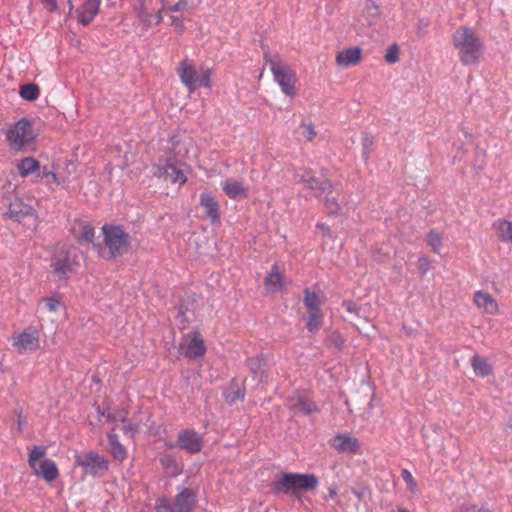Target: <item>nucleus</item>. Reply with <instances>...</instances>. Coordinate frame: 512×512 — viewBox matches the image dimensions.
<instances>
[{"label":"nucleus","mask_w":512,"mask_h":512,"mask_svg":"<svg viewBox=\"0 0 512 512\" xmlns=\"http://www.w3.org/2000/svg\"><path fill=\"white\" fill-rule=\"evenodd\" d=\"M371 144H372V141L368 137H366L363 142V145H364L363 157L365 160H368V158H369V147L371 146Z\"/></svg>","instance_id":"864d4df0"},{"label":"nucleus","mask_w":512,"mask_h":512,"mask_svg":"<svg viewBox=\"0 0 512 512\" xmlns=\"http://www.w3.org/2000/svg\"><path fill=\"white\" fill-rule=\"evenodd\" d=\"M101 0H84L79 14V21L88 25L98 14Z\"/></svg>","instance_id":"a878e982"},{"label":"nucleus","mask_w":512,"mask_h":512,"mask_svg":"<svg viewBox=\"0 0 512 512\" xmlns=\"http://www.w3.org/2000/svg\"><path fill=\"white\" fill-rule=\"evenodd\" d=\"M102 416L105 417L106 421L107 422H117L116 421V418H115V414H114V411H110V410H104L102 412Z\"/></svg>","instance_id":"5fc2aeb1"},{"label":"nucleus","mask_w":512,"mask_h":512,"mask_svg":"<svg viewBox=\"0 0 512 512\" xmlns=\"http://www.w3.org/2000/svg\"><path fill=\"white\" fill-rule=\"evenodd\" d=\"M141 429V423L139 421H136L134 418L129 420L128 422L126 421L125 423H123V426H122V432L133 438L134 435L139 432Z\"/></svg>","instance_id":"c9c22d12"},{"label":"nucleus","mask_w":512,"mask_h":512,"mask_svg":"<svg viewBox=\"0 0 512 512\" xmlns=\"http://www.w3.org/2000/svg\"><path fill=\"white\" fill-rule=\"evenodd\" d=\"M200 205L204 209L206 216L210 219L212 224L219 223L220 220V206L214 196L209 193L203 192L200 194Z\"/></svg>","instance_id":"a211bd4d"},{"label":"nucleus","mask_w":512,"mask_h":512,"mask_svg":"<svg viewBox=\"0 0 512 512\" xmlns=\"http://www.w3.org/2000/svg\"><path fill=\"white\" fill-rule=\"evenodd\" d=\"M115 418L117 422L125 423L128 418V411L124 408L114 410Z\"/></svg>","instance_id":"a18cd8bd"},{"label":"nucleus","mask_w":512,"mask_h":512,"mask_svg":"<svg viewBox=\"0 0 512 512\" xmlns=\"http://www.w3.org/2000/svg\"><path fill=\"white\" fill-rule=\"evenodd\" d=\"M491 228L499 242L512 244V221L499 218L492 223Z\"/></svg>","instance_id":"4be33fe9"},{"label":"nucleus","mask_w":512,"mask_h":512,"mask_svg":"<svg viewBox=\"0 0 512 512\" xmlns=\"http://www.w3.org/2000/svg\"><path fill=\"white\" fill-rule=\"evenodd\" d=\"M196 502V494L191 489L185 488L172 502L174 512H193Z\"/></svg>","instance_id":"dca6fc26"},{"label":"nucleus","mask_w":512,"mask_h":512,"mask_svg":"<svg viewBox=\"0 0 512 512\" xmlns=\"http://www.w3.org/2000/svg\"><path fill=\"white\" fill-rule=\"evenodd\" d=\"M176 72L189 93H194L199 85L207 89L212 87L210 80L212 71L209 67L201 66L197 69L192 60L184 59L180 61Z\"/></svg>","instance_id":"20e7f679"},{"label":"nucleus","mask_w":512,"mask_h":512,"mask_svg":"<svg viewBox=\"0 0 512 512\" xmlns=\"http://www.w3.org/2000/svg\"><path fill=\"white\" fill-rule=\"evenodd\" d=\"M5 136L10 150L19 152L34 142L37 133L30 120L21 118L8 127Z\"/></svg>","instance_id":"39448f33"},{"label":"nucleus","mask_w":512,"mask_h":512,"mask_svg":"<svg viewBox=\"0 0 512 512\" xmlns=\"http://www.w3.org/2000/svg\"><path fill=\"white\" fill-rule=\"evenodd\" d=\"M317 227L320 228L325 234H330V227L323 223H318Z\"/></svg>","instance_id":"6e6d98bb"},{"label":"nucleus","mask_w":512,"mask_h":512,"mask_svg":"<svg viewBox=\"0 0 512 512\" xmlns=\"http://www.w3.org/2000/svg\"><path fill=\"white\" fill-rule=\"evenodd\" d=\"M55 273L61 277H66L69 273L73 272L75 263L70 260L68 256L56 257L51 263Z\"/></svg>","instance_id":"bb28decb"},{"label":"nucleus","mask_w":512,"mask_h":512,"mask_svg":"<svg viewBox=\"0 0 512 512\" xmlns=\"http://www.w3.org/2000/svg\"><path fill=\"white\" fill-rule=\"evenodd\" d=\"M427 244L434 253L439 254L443 246V233L438 230H431L427 234Z\"/></svg>","instance_id":"473e14b6"},{"label":"nucleus","mask_w":512,"mask_h":512,"mask_svg":"<svg viewBox=\"0 0 512 512\" xmlns=\"http://www.w3.org/2000/svg\"><path fill=\"white\" fill-rule=\"evenodd\" d=\"M335 495H336L335 490L330 489V491H329V497H330V498H334V496H335Z\"/></svg>","instance_id":"bf43d9fd"},{"label":"nucleus","mask_w":512,"mask_h":512,"mask_svg":"<svg viewBox=\"0 0 512 512\" xmlns=\"http://www.w3.org/2000/svg\"><path fill=\"white\" fill-rule=\"evenodd\" d=\"M171 19V25L174 26L179 33L183 32L184 31V23H183V19L178 17V16H171L170 17Z\"/></svg>","instance_id":"49530a36"},{"label":"nucleus","mask_w":512,"mask_h":512,"mask_svg":"<svg viewBox=\"0 0 512 512\" xmlns=\"http://www.w3.org/2000/svg\"><path fill=\"white\" fill-rule=\"evenodd\" d=\"M260 362V359L258 357H253V358H250L249 359V364L251 366L255 365L256 363H259Z\"/></svg>","instance_id":"13d9d810"},{"label":"nucleus","mask_w":512,"mask_h":512,"mask_svg":"<svg viewBox=\"0 0 512 512\" xmlns=\"http://www.w3.org/2000/svg\"><path fill=\"white\" fill-rule=\"evenodd\" d=\"M136 13L143 26L146 29L150 28L153 24V15L143 0L139 2V5L136 8Z\"/></svg>","instance_id":"2f4dec72"},{"label":"nucleus","mask_w":512,"mask_h":512,"mask_svg":"<svg viewBox=\"0 0 512 512\" xmlns=\"http://www.w3.org/2000/svg\"><path fill=\"white\" fill-rule=\"evenodd\" d=\"M45 9L49 12H54L57 9V1L56 0H41Z\"/></svg>","instance_id":"8fccbe9b"},{"label":"nucleus","mask_w":512,"mask_h":512,"mask_svg":"<svg viewBox=\"0 0 512 512\" xmlns=\"http://www.w3.org/2000/svg\"><path fill=\"white\" fill-rule=\"evenodd\" d=\"M323 318L321 310L307 311L306 328L312 333L318 332L323 325Z\"/></svg>","instance_id":"c756f323"},{"label":"nucleus","mask_w":512,"mask_h":512,"mask_svg":"<svg viewBox=\"0 0 512 512\" xmlns=\"http://www.w3.org/2000/svg\"><path fill=\"white\" fill-rule=\"evenodd\" d=\"M399 512H409V511L405 508H401V509H399Z\"/></svg>","instance_id":"680f3d73"},{"label":"nucleus","mask_w":512,"mask_h":512,"mask_svg":"<svg viewBox=\"0 0 512 512\" xmlns=\"http://www.w3.org/2000/svg\"><path fill=\"white\" fill-rule=\"evenodd\" d=\"M159 1H160V4H161V7H165L166 6V3H167L166 0H159Z\"/></svg>","instance_id":"052dcab7"},{"label":"nucleus","mask_w":512,"mask_h":512,"mask_svg":"<svg viewBox=\"0 0 512 512\" xmlns=\"http://www.w3.org/2000/svg\"><path fill=\"white\" fill-rule=\"evenodd\" d=\"M35 210L32 206L26 204L21 199H15L9 205L6 215L14 220L20 222L26 217L35 216Z\"/></svg>","instance_id":"6ab92c4d"},{"label":"nucleus","mask_w":512,"mask_h":512,"mask_svg":"<svg viewBox=\"0 0 512 512\" xmlns=\"http://www.w3.org/2000/svg\"><path fill=\"white\" fill-rule=\"evenodd\" d=\"M331 446L338 452L356 453L360 447L356 437L349 434H337L331 442Z\"/></svg>","instance_id":"aec40b11"},{"label":"nucleus","mask_w":512,"mask_h":512,"mask_svg":"<svg viewBox=\"0 0 512 512\" xmlns=\"http://www.w3.org/2000/svg\"><path fill=\"white\" fill-rule=\"evenodd\" d=\"M165 7H160L156 14L153 15V24L159 25L163 21V12L165 11Z\"/></svg>","instance_id":"3c124183"},{"label":"nucleus","mask_w":512,"mask_h":512,"mask_svg":"<svg viewBox=\"0 0 512 512\" xmlns=\"http://www.w3.org/2000/svg\"><path fill=\"white\" fill-rule=\"evenodd\" d=\"M156 512H174L172 502L167 498L158 499L155 504Z\"/></svg>","instance_id":"ea45409f"},{"label":"nucleus","mask_w":512,"mask_h":512,"mask_svg":"<svg viewBox=\"0 0 512 512\" xmlns=\"http://www.w3.org/2000/svg\"><path fill=\"white\" fill-rule=\"evenodd\" d=\"M319 484L314 474L282 473L275 483L277 491L293 495L315 489Z\"/></svg>","instance_id":"423d86ee"},{"label":"nucleus","mask_w":512,"mask_h":512,"mask_svg":"<svg viewBox=\"0 0 512 512\" xmlns=\"http://www.w3.org/2000/svg\"><path fill=\"white\" fill-rule=\"evenodd\" d=\"M243 398H244V394L241 393L239 390L236 391V392H233L231 394H228L226 396V400L229 401V402H234L237 399H243Z\"/></svg>","instance_id":"603ef678"},{"label":"nucleus","mask_w":512,"mask_h":512,"mask_svg":"<svg viewBox=\"0 0 512 512\" xmlns=\"http://www.w3.org/2000/svg\"><path fill=\"white\" fill-rule=\"evenodd\" d=\"M473 302L477 308L483 313L489 315L499 314V305L496 299L489 293L483 291H476L474 293Z\"/></svg>","instance_id":"2eb2a0df"},{"label":"nucleus","mask_w":512,"mask_h":512,"mask_svg":"<svg viewBox=\"0 0 512 512\" xmlns=\"http://www.w3.org/2000/svg\"><path fill=\"white\" fill-rule=\"evenodd\" d=\"M286 407L294 414L310 415L319 412L316 403L301 391H296L287 398Z\"/></svg>","instance_id":"9d476101"},{"label":"nucleus","mask_w":512,"mask_h":512,"mask_svg":"<svg viewBox=\"0 0 512 512\" xmlns=\"http://www.w3.org/2000/svg\"><path fill=\"white\" fill-rule=\"evenodd\" d=\"M115 430L116 428L113 427L111 431L107 433L109 452L114 459L123 461L127 457V451L125 447L120 443L119 437Z\"/></svg>","instance_id":"393cba45"},{"label":"nucleus","mask_w":512,"mask_h":512,"mask_svg":"<svg viewBox=\"0 0 512 512\" xmlns=\"http://www.w3.org/2000/svg\"><path fill=\"white\" fill-rule=\"evenodd\" d=\"M469 512H489L487 509H483V508H476L475 506H473Z\"/></svg>","instance_id":"4d7b16f0"},{"label":"nucleus","mask_w":512,"mask_h":512,"mask_svg":"<svg viewBox=\"0 0 512 512\" xmlns=\"http://www.w3.org/2000/svg\"><path fill=\"white\" fill-rule=\"evenodd\" d=\"M75 462L77 466L83 468L85 474L93 477L103 476L109 468L108 461L94 451L77 455Z\"/></svg>","instance_id":"6e6552de"},{"label":"nucleus","mask_w":512,"mask_h":512,"mask_svg":"<svg viewBox=\"0 0 512 512\" xmlns=\"http://www.w3.org/2000/svg\"><path fill=\"white\" fill-rule=\"evenodd\" d=\"M104 243L112 258L121 256L128 252L131 244L130 235L120 226L104 225Z\"/></svg>","instance_id":"0eeeda50"},{"label":"nucleus","mask_w":512,"mask_h":512,"mask_svg":"<svg viewBox=\"0 0 512 512\" xmlns=\"http://www.w3.org/2000/svg\"><path fill=\"white\" fill-rule=\"evenodd\" d=\"M35 475L50 483L59 477V470L52 459H43L31 468Z\"/></svg>","instance_id":"f3484780"},{"label":"nucleus","mask_w":512,"mask_h":512,"mask_svg":"<svg viewBox=\"0 0 512 512\" xmlns=\"http://www.w3.org/2000/svg\"><path fill=\"white\" fill-rule=\"evenodd\" d=\"M225 195L233 200H244L248 197V187L234 178H227L221 183Z\"/></svg>","instance_id":"4468645a"},{"label":"nucleus","mask_w":512,"mask_h":512,"mask_svg":"<svg viewBox=\"0 0 512 512\" xmlns=\"http://www.w3.org/2000/svg\"><path fill=\"white\" fill-rule=\"evenodd\" d=\"M179 141L171 140L170 151L159 157L158 161L152 164V174L158 179H164L172 184L184 185L187 181V177L184 172L179 168L178 155L180 150Z\"/></svg>","instance_id":"f03ea898"},{"label":"nucleus","mask_w":512,"mask_h":512,"mask_svg":"<svg viewBox=\"0 0 512 512\" xmlns=\"http://www.w3.org/2000/svg\"><path fill=\"white\" fill-rule=\"evenodd\" d=\"M432 267V262L427 256L422 255L418 258L417 268L422 276L432 269Z\"/></svg>","instance_id":"4c0bfd02"},{"label":"nucleus","mask_w":512,"mask_h":512,"mask_svg":"<svg viewBox=\"0 0 512 512\" xmlns=\"http://www.w3.org/2000/svg\"><path fill=\"white\" fill-rule=\"evenodd\" d=\"M385 60L388 62V63H396L399 61V47L397 44H393L391 45L387 51H386V54H385Z\"/></svg>","instance_id":"58836bf2"},{"label":"nucleus","mask_w":512,"mask_h":512,"mask_svg":"<svg viewBox=\"0 0 512 512\" xmlns=\"http://www.w3.org/2000/svg\"><path fill=\"white\" fill-rule=\"evenodd\" d=\"M187 6H188L187 0H179L174 5L169 6L167 8V10L170 12H178V11L185 10L187 8Z\"/></svg>","instance_id":"c03bdc74"},{"label":"nucleus","mask_w":512,"mask_h":512,"mask_svg":"<svg viewBox=\"0 0 512 512\" xmlns=\"http://www.w3.org/2000/svg\"><path fill=\"white\" fill-rule=\"evenodd\" d=\"M471 366L474 373L481 378L487 377L493 372L492 366L488 362V359L477 354L472 357Z\"/></svg>","instance_id":"cd10ccee"},{"label":"nucleus","mask_w":512,"mask_h":512,"mask_svg":"<svg viewBox=\"0 0 512 512\" xmlns=\"http://www.w3.org/2000/svg\"><path fill=\"white\" fill-rule=\"evenodd\" d=\"M176 446L189 454H196L201 451L203 440L195 430L186 429L179 432Z\"/></svg>","instance_id":"f8f14e48"},{"label":"nucleus","mask_w":512,"mask_h":512,"mask_svg":"<svg viewBox=\"0 0 512 512\" xmlns=\"http://www.w3.org/2000/svg\"><path fill=\"white\" fill-rule=\"evenodd\" d=\"M362 59V50L359 47H350L336 55L335 62L341 68L357 65Z\"/></svg>","instance_id":"412c9836"},{"label":"nucleus","mask_w":512,"mask_h":512,"mask_svg":"<svg viewBox=\"0 0 512 512\" xmlns=\"http://www.w3.org/2000/svg\"><path fill=\"white\" fill-rule=\"evenodd\" d=\"M452 44L463 65L478 63L484 52L483 41L472 28L467 26H461L454 31Z\"/></svg>","instance_id":"f257e3e1"},{"label":"nucleus","mask_w":512,"mask_h":512,"mask_svg":"<svg viewBox=\"0 0 512 512\" xmlns=\"http://www.w3.org/2000/svg\"><path fill=\"white\" fill-rule=\"evenodd\" d=\"M12 345L16 347L19 353H25L35 350L39 347V336L34 328H27L22 333L14 337Z\"/></svg>","instance_id":"ddd939ff"},{"label":"nucleus","mask_w":512,"mask_h":512,"mask_svg":"<svg viewBox=\"0 0 512 512\" xmlns=\"http://www.w3.org/2000/svg\"><path fill=\"white\" fill-rule=\"evenodd\" d=\"M42 178H47L48 184H50V183L59 184V180H58L56 174L51 171H47L46 168H44L42 171Z\"/></svg>","instance_id":"de8ad7c7"},{"label":"nucleus","mask_w":512,"mask_h":512,"mask_svg":"<svg viewBox=\"0 0 512 512\" xmlns=\"http://www.w3.org/2000/svg\"><path fill=\"white\" fill-rule=\"evenodd\" d=\"M265 63L269 65V69L273 75L274 81L279 85L281 92L288 97H295L297 94L296 73L286 63L279 59L278 54L274 56L270 53H264Z\"/></svg>","instance_id":"7ed1b4c3"},{"label":"nucleus","mask_w":512,"mask_h":512,"mask_svg":"<svg viewBox=\"0 0 512 512\" xmlns=\"http://www.w3.org/2000/svg\"><path fill=\"white\" fill-rule=\"evenodd\" d=\"M42 301L45 303V307L47 308V310L51 313L56 312L61 305L60 300L54 297H47L44 298Z\"/></svg>","instance_id":"37998d69"},{"label":"nucleus","mask_w":512,"mask_h":512,"mask_svg":"<svg viewBox=\"0 0 512 512\" xmlns=\"http://www.w3.org/2000/svg\"><path fill=\"white\" fill-rule=\"evenodd\" d=\"M326 194V197H325V201H324V205L328 211V213L330 215H337L339 210H340V206L337 202V199L335 196L331 194H328V193H325Z\"/></svg>","instance_id":"e433bc0d"},{"label":"nucleus","mask_w":512,"mask_h":512,"mask_svg":"<svg viewBox=\"0 0 512 512\" xmlns=\"http://www.w3.org/2000/svg\"><path fill=\"white\" fill-rule=\"evenodd\" d=\"M342 306L349 313H358V306L352 301H344Z\"/></svg>","instance_id":"09e8293b"},{"label":"nucleus","mask_w":512,"mask_h":512,"mask_svg":"<svg viewBox=\"0 0 512 512\" xmlns=\"http://www.w3.org/2000/svg\"><path fill=\"white\" fill-rule=\"evenodd\" d=\"M40 168V163L34 157H25L17 164V169L22 177L36 172Z\"/></svg>","instance_id":"7c9ffc66"},{"label":"nucleus","mask_w":512,"mask_h":512,"mask_svg":"<svg viewBox=\"0 0 512 512\" xmlns=\"http://www.w3.org/2000/svg\"><path fill=\"white\" fill-rule=\"evenodd\" d=\"M19 94L25 100L34 101L39 97L40 90L36 84L27 83L20 87Z\"/></svg>","instance_id":"72a5a7b5"},{"label":"nucleus","mask_w":512,"mask_h":512,"mask_svg":"<svg viewBox=\"0 0 512 512\" xmlns=\"http://www.w3.org/2000/svg\"><path fill=\"white\" fill-rule=\"evenodd\" d=\"M300 126L302 128L301 133L307 141H312L316 137L317 133L312 123L302 122Z\"/></svg>","instance_id":"a19ab883"},{"label":"nucleus","mask_w":512,"mask_h":512,"mask_svg":"<svg viewBox=\"0 0 512 512\" xmlns=\"http://www.w3.org/2000/svg\"><path fill=\"white\" fill-rule=\"evenodd\" d=\"M46 454V447L44 446H33L29 453L28 463L30 468L35 467L40 462V459Z\"/></svg>","instance_id":"f704fd0d"},{"label":"nucleus","mask_w":512,"mask_h":512,"mask_svg":"<svg viewBox=\"0 0 512 512\" xmlns=\"http://www.w3.org/2000/svg\"><path fill=\"white\" fill-rule=\"evenodd\" d=\"M303 293V303L307 311L321 310L323 298L319 293L311 290L310 288H305Z\"/></svg>","instance_id":"c85d7f7f"},{"label":"nucleus","mask_w":512,"mask_h":512,"mask_svg":"<svg viewBox=\"0 0 512 512\" xmlns=\"http://www.w3.org/2000/svg\"><path fill=\"white\" fill-rule=\"evenodd\" d=\"M297 182L302 183L305 188L314 192L316 197H321L324 193L331 194L333 185L329 180L320 181L310 171H305L302 175H295Z\"/></svg>","instance_id":"9b49d317"},{"label":"nucleus","mask_w":512,"mask_h":512,"mask_svg":"<svg viewBox=\"0 0 512 512\" xmlns=\"http://www.w3.org/2000/svg\"><path fill=\"white\" fill-rule=\"evenodd\" d=\"M71 231L79 243L92 242L94 240L95 231L93 227L83 220H75Z\"/></svg>","instance_id":"5701e85b"},{"label":"nucleus","mask_w":512,"mask_h":512,"mask_svg":"<svg viewBox=\"0 0 512 512\" xmlns=\"http://www.w3.org/2000/svg\"><path fill=\"white\" fill-rule=\"evenodd\" d=\"M401 477L404 480V482L406 483L407 489L411 492H414V490L416 488V481H415L413 475L411 474V472L408 471L407 469H404L401 472Z\"/></svg>","instance_id":"79ce46f5"},{"label":"nucleus","mask_w":512,"mask_h":512,"mask_svg":"<svg viewBox=\"0 0 512 512\" xmlns=\"http://www.w3.org/2000/svg\"><path fill=\"white\" fill-rule=\"evenodd\" d=\"M284 276L277 263L273 264L270 272L264 279V287L268 292H276L283 287Z\"/></svg>","instance_id":"b1692460"},{"label":"nucleus","mask_w":512,"mask_h":512,"mask_svg":"<svg viewBox=\"0 0 512 512\" xmlns=\"http://www.w3.org/2000/svg\"><path fill=\"white\" fill-rule=\"evenodd\" d=\"M181 353L189 359H197L205 355L206 345L198 330L191 331L180 344Z\"/></svg>","instance_id":"1a4fd4ad"}]
</instances>
